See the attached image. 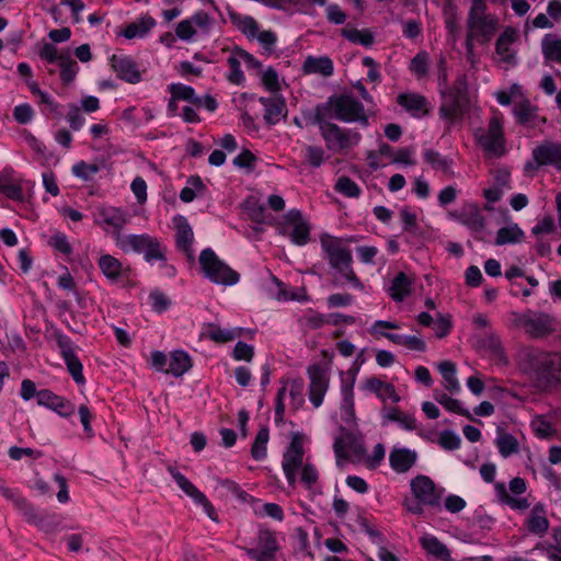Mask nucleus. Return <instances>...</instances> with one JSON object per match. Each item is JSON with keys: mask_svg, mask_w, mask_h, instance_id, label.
Listing matches in <instances>:
<instances>
[{"mask_svg": "<svg viewBox=\"0 0 561 561\" xmlns=\"http://www.w3.org/2000/svg\"><path fill=\"white\" fill-rule=\"evenodd\" d=\"M314 113L346 123L357 122L364 127L369 124L363 103L350 93L330 96L327 102L316 106Z\"/></svg>", "mask_w": 561, "mask_h": 561, "instance_id": "1", "label": "nucleus"}, {"mask_svg": "<svg viewBox=\"0 0 561 561\" xmlns=\"http://www.w3.org/2000/svg\"><path fill=\"white\" fill-rule=\"evenodd\" d=\"M528 360L523 369L539 382H561V353H525Z\"/></svg>", "mask_w": 561, "mask_h": 561, "instance_id": "2", "label": "nucleus"}, {"mask_svg": "<svg viewBox=\"0 0 561 561\" xmlns=\"http://www.w3.org/2000/svg\"><path fill=\"white\" fill-rule=\"evenodd\" d=\"M312 124L319 126L329 150H347L358 144L360 135L355 130H344L339 125L328 122V117L313 114Z\"/></svg>", "mask_w": 561, "mask_h": 561, "instance_id": "3", "label": "nucleus"}, {"mask_svg": "<svg viewBox=\"0 0 561 561\" xmlns=\"http://www.w3.org/2000/svg\"><path fill=\"white\" fill-rule=\"evenodd\" d=\"M485 11L484 0H472L468 14V31L482 44L490 42L497 28V19Z\"/></svg>", "mask_w": 561, "mask_h": 561, "instance_id": "4", "label": "nucleus"}, {"mask_svg": "<svg viewBox=\"0 0 561 561\" xmlns=\"http://www.w3.org/2000/svg\"><path fill=\"white\" fill-rule=\"evenodd\" d=\"M199 264L205 276L213 283L231 286L239 282V274L209 248L201 252Z\"/></svg>", "mask_w": 561, "mask_h": 561, "instance_id": "5", "label": "nucleus"}, {"mask_svg": "<svg viewBox=\"0 0 561 561\" xmlns=\"http://www.w3.org/2000/svg\"><path fill=\"white\" fill-rule=\"evenodd\" d=\"M331 358L324 356L321 360L308 366V394L314 408H319L324 399L330 383Z\"/></svg>", "mask_w": 561, "mask_h": 561, "instance_id": "6", "label": "nucleus"}, {"mask_svg": "<svg viewBox=\"0 0 561 561\" xmlns=\"http://www.w3.org/2000/svg\"><path fill=\"white\" fill-rule=\"evenodd\" d=\"M469 103L467 76L460 75L446 95L439 113L445 118L454 119L460 117L468 110Z\"/></svg>", "mask_w": 561, "mask_h": 561, "instance_id": "7", "label": "nucleus"}, {"mask_svg": "<svg viewBox=\"0 0 561 561\" xmlns=\"http://www.w3.org/2000/svg\"><path fill=\"white\" fill-rule=\"evenodd\" d=\"M474 136L479 146L489 154L502 157L505 153L503 119L497 113L490 118L488 129L480 128Z\"/></svg>", "mask_w": 561, "mask_h": 561, "instance_id": "8", "label": "nucleus"}, {"mask_svg": "<svg viewBox=\"0 0 561 561\" xmlns=\"http://www.w3.org/2000/svg\"><path fill=\"white\" fill-rule=\"evenodd\" d=\"M118 245L124 252L142 253L148 262L165 261L164 251L157 238L149 234H129L118 239Z\"/></svg>", "mask_w": 561, "mask_h": 561, "instance_id": "9", "label": "nucleus"}, {"mask_svg": "<svg viewBox=\"0 0 561 561\" xmlns=\"http://www.w3.org/2000/svg\"><path fill=\"white\" fill-rule=\"evenodd\" d=\"M304 437L295 434L283 455L282 467L289 485H295L300 468L304 463Z\"/></svg>", "mask_w": 561, "mask_h": 561, "instance_id": "10", "label": "nucleus"}, {"mask_svg": "<svg viewBox=\"0 0 561 561\" xmlns=\"http://www.w3.org/2000/svg\"><path fill=\"white\" fill-rule=\"evenodd\" d=\"M150 364L156 370L175 377L182 376L192 367L188 353H152Z\"/></svg>", "mask_w": 561, "mask_h": 561, "instance_id": "11", "label": "nucleus"}, {"mask_svg": "<svg viewBox=\"0 0 561 561\" xmlns=\"http://www.w3.org/2000/svg\"><path fill=\"white\" fill-rule=\"evenodd\" d=\"M527 489L526 482L523 478L516 477L510 481V492L505 483L497 482L494 484V490L497 500L512 510L525 511L530 506V503L525 497H519Z\"/></svg>", "mask_w": 561, "mask_h": 561, "instance_id": "12", "label": "nucleus"}, {"mask_svg": "<svg viewBox=\"0 0 561 561\" xmlns=\"http://www.w3.org/2000/svg\"><path fill=\"white\" fill-rule=\"evenodd\" d=\"M533 161L525 165L526 170H538L543 165H552L561 171V144L543 141L533 149Z\"/></svg>", "mask_w": 561, "mask_h": 561, "instance_id": "13", "label": "nucleus"}, {"mask_svg": "<svg viewBox=\"0 0 561 561\" xmlns=\"http://www.w3.org/2000/svg\"><path fill=\"white\" fill-rule=\"evenodd\" d=\"M333 448L337 463H340L341 459H350L351 457L362 459L366 455L363 438L355 433L344 430H342L341 435L335 438Z\"/></svg>", "mask_w": 561, "mask_h": 561, "instance_id": "14", "label": "nucleus"}, {"mask_svg": "<svg viewBox=\"0 0 561 561\" xmlns=\"http://www.w3.org/2000/svg\"><path fill=\"white\" fill-rule=\"evenodd\" d=\"M410 486L412 494L421 503L431 507L440 506L443 490L437 489L434 481L427 476L419 474L411 480Z\"/></svg>", "mask_w": 561, "mask_h": 561, "instance_id": "15", "label": "nucleus"}, {"mask_svg": "<svg viewBox=\"0 0 561 561\" xmlns=\"http://www.w3.org/2000/svg\"><path fill=\"white\" fill-rule=\"evenodd\" d=\"M254 561H277L276 552L279 549L274 534L267 529H260L256 548H241Z\"/></svg>", "mask_w": 561, "mask_h": 561, "instance_id": "16", "label": "nucleus"}, {"mask_svg": "<svg viewBox=\"0 0 561 561\" xmlns=\"http://www.w3.org/2000/svg\"><path fill=\"white\" fill-rule=\"evenodd\" d=\"M399 325L396 322L391 321H376L371 327V332L374 334H380L398 346H402L409 350L422 351L426 347L425 342L417 336H408L396 333H386L382 332L381 329H398Z\"/></svg>", "mask_w": 561, "mask_h": 561, "instance_id": "17", "label": "nucleus"}, {"mask_svg": "<svg viewBox=\"0 0 561 561\" xmlns=\"http://www.w3.org/2000/svg\"><path fill=\"white\" fill-rule=\"evenodd\" d=\"M293 227L289 237L291 241L298 245H305L310 240V227L304 219L302 214L298 209H290L284 215L283 233L285 229Z\"/></svg>", "mask_w": 561, "mask_h": 561, "instance_id": "18", "label": "nucleus"}, {"mask_svg": "<svg viewBox=\"0 0 561 561\" xmlns=\"http://www.w3.org/2000/svg\"><path fill=\"white\" fill-rule=\"evenodd\" d=\"M518 324L534 337H541L553 331V320L547 313H524L519 317Z\"/></svg>", "mask_w": 561, "mask_h": 561, "instance_id": "19", "label": "nucleus"}, {"mask_svg": "<svg viewBox=\"0 0 561 561\" xmlns=\"http://www.w3.org/2000/svg\"><path fill=\"white\" fill-rule=\"evenodd\" d=\"M321 245L328 255L331 268L353 263L351 250L341 245V242L334 238L321 239Z\"/></svg>", "mask_w": 561, "mask_h": 561, "instance_id": "20", "label": "nucleus"}, {"mask_svg": "<svg viewBox=\"0 0 561 561\" xmlns=\"http://www.w3.org/2000/svg\"><path fill=\"white\" fill-rule=\"evenodd\" d=\"M111 65L119 79L131 84L140 82L141 73L130 57L113 55Z\"/></svg>", "mask_w": 561, "mask_h": 561, "instance_id": "21", "label": "nucleus"}, {"mask_svg": "<svg viewBox=\"0 0 561 561\" xmlns=\"http://www.w3.org/2000/svg\"><path fill=\"white\" fill-rule=\"evenodd\" d=\"M37 403L51 409L62 417H69L75 413V405L68 400L55 394L48 389H43L37 393Z\"/></svg>", "mask_w": 561, "mask_h": 561, "instance_id": "22", "label": "nucleus"}, {"mask_svg": "<svg viewBox=\"0 0 561 561\" xmlns=\"http://www.w3.org/2000/svg\"><path fill=\"white\" fill-rule=\"evenodd\" d=\"M417 454L409 448H393L389 455L390 467L398 473L408 472L416 462Z\"/></svg>", "mask_w": 561, "mask_h": 561, "instance_id": "23", "label": "nucleus"}, {"mask_svg": "<svg viewBox=\"0 0 561 561\" xmlns=\"http://www.w3.org/2000/svg\"><path fill=\"white\" fill-rule=\"evenodd\" d=\"M453 216L463 226L468 227L474 232L482 231L485 227V218L482 216L479 207L474 204L468 205L459 214Z\"/></svg>", "mask_w": 561, "mask_h": 561, "instance_id": "24", "label": "nucleus"}, {"mask_svg": "<svg viewBox=\"0 0 561 561\" xmlns=\"http://www.w3.org/2000/svg\"><path fill=\"white\" fill-rule=\"evenodd\" d=\"M517 39V31L507 26L499 36L495 43V51L501 57V60L507 64L514 61V55L511 51V45Z\"/></svg>", "mask_w": 561, "mask_h": 561, "instance_id": "25", "label": "nucleus"}, {"mask_svg": "<svg viewBox=\"0 0 561 561\" xmlns=\"http://www.w3.org/2000/svg\"><path fill=\"white\" fill-rule=\"evenodd\" d=\"M364 388L375 393L382 401L388 399L394 403L400 401V397L396 392L394 387L391 383L383 382L376 377L368 378L365 381Z\"/></svg>", "mask_w": 561, "mask_h": 561, "instance_id": "26", "label": "nucleus"}, {"mask_svg": "<svg viewBox=\"0 0 561 561\" xmlns=\"http://www.w3.org/2000/svg\"><path fill=\"white\" fill-rule=\"evenodd\" d=\"M244 329L234 328V329H222L216 324H208L202 332L204 337L210 339L216 343H225L236 340L240 337Z\"/></svg>", "mask_w": 561, "mask_h": 561, "instance_id": "27", "label": "nucleus"}, {"mask_svg": "<svg viewBox=\"0 0 561 561\" xmlns=\"http://www.w3.org/2000/svg\"><path fill=\"white\" fill-rule=\"evenodd\" d=\"M397 102L414 116H420L421 112L423 115L428 113L426 108L427 100L423 95L415 93H402L398 96Z\"/></svg>", "mask_w": 561, "mask_h": 561, "instance_id": "28", "label": "nucleus"}, {"mask_svg": "<svg viewBox=\"0 0 561 561\" xmlns=\"http://www.w3.org/2000/svg\"><path fill=\"white\" fill-rule=\"evenodd\" d=\"M332 280L331 284L334 287H341L345 283L352 284L355 288L363 289L364 285L355 274L352 263H347V267H344V265H341L339 267L332 268Z\"/></svg>", "mask_w": 561, "mask_h": 561, "instance_id": "29", "label": "nucleus"}, {"mask_svg": "<svg viewBox=\"0 0 561 561\" xmlns=\"http://www.w3.org/2000/svg\"><path fill=\"white\" fill-rule=\"evenodd\" d=\"M421 545L424 550L439 561H451L450 550L436 537L427 535L421 538Z\"/></svg>", "mask_w": 561, "mask_h": 561, "instance_id": "30", "label": "nucleus"}, {"mask_svg": "<svg viewBox=\"0 0 561 561\" xmlns=\"http://www.w3.org/2000/svg\"><path fill=\"white\" fill-rule=\"evenodd\" d=\"M260 103L265 107L264 119L268 125L278 123L286 111L285 102L279 99L260 98Z\"/></svg>", "mask_w": 561, "mask_h": 561, "instance_id": "31", "label": "nucleus"}, {"mask_svg": "<svg viewBox=\"0 0 561 561\" xmlns=\"http://www.w3.org/2000/svg\"><path fill=\"white\" fill-rule=\"evenodd\" d=\"M302 69L305 73H320L329 77L333 73V62L329 57H312L306 58Z\"/></svg>", "mask_w": 561, "mask_h": 561, "instance_id": "32", "label": "nucleus"}, {"mask_svg": "<svg viewBox=\"0 0 561 561\" xmlns=\"http://www.w3.org/2000/svg\"><path fill=\"white\" fill-rule=\"evenodd\" d=\"M100 214L104 222L115 229L116 241L118 242V239H123L124 237L121 236V231L128 220L127 215L121 209L113 207L103 208Z\"/></svg>", "mask_w": 561, "mask_h": 561, "instance_id": "33", "label": "nucleus"}, {"mask_svg": "<svg viewBox=\"0 0 561 561\" xmlns=\"http://www.w3.org/2000/svg\"><path fill=\"white\" fill-rule=\"evenodd\" d=\"M156 24V21L147 15L142 16L136 22L128 24L122 32V35L127 39L135 37H144Z\"/></svg>", "mask_w": 561, "mask_h": 561, "instance_id": "34", "label": "nucleus"}, {"mask_svg": "<svg viewBox=\"0 0 561 561\" xmlns=\"http://www.w3.org/2000/svg\"><path fill=\"white\" fill-rule=\"evenodd\" d=\"M527 528L531 534L543 535L549 528V520L545 516V510L541 505H536L527 519Z\"/></svg>", "mask_w": 561, "mask_h": 561, "instance_id": "35", "label": "nucleus"}, {"mask_svg": "<svg viewBox=\"0 0 561 561\" xmlns=\"http://www.w3.org/2000/svg\"><path fill=\"white\" fill-rule=\"evenodd\" d=\"M542 53L547 60L561 64V38L547 34L541 42Z\"/></svg>", "mask_w": 561, "mask_h": 561, "instance_id": "36", "label": "nucleus"}, {"mask_svg": "<svg viewBox=\"0 0 561 561\" xmlns=\"http://www.w3.org/2000/svg\"><path fill=\"white\" fill-rule=\"evenodd\" d=\"M411 280L405 273L400 272L393 278L390 287V296L396 301H402L411 293Z\"/></svg>", "mask_w": 561, "mask_h": 561, "instance_id": "37", "label": "nucleus"}, {"mask_svg": "<svg viewBox=\"0 0 561 561\" xmlns=\"http://www.w3.org/2000/svg\"><path fill=\"white\" fill-rule=\"evenodd\" d=\"M496 447L502 457L507 458L519 449L518 440L511 434L500 431L495 439Z\"/></svg>", "mask_w": 561, "mask_h": 561, "instance_id": "38", "label": "nucleus"}, {"mask_svg": "<svg viewBox=\"0 0 561 561\" xmlns=\"http://www.w3.org/2000/svg\"><path fill=\"white\" fill-rule=\"evenodd\" d=\"M176 247L184 251L188 252L193 242V230L191 226L184 218H180L176 225V234H175Z\"/></svg>", "mask_w": 561, "mask_h": 561, "instance_id": "39", "label": "nucleus"}, {"mask_svg": "<svg viewBox=\"0 0 561 561\" xmlns=\"http://www.w3.org/2000/svg\"><path fill=\"white\" fill-rule=\"evenodd\" d=\"M170 474L176 482L178 486L187 495L190 496L194 502L198 500L199 496L203 495V493L180 471H178L173 467L168 468Z\"/></svg>", "mask_w": 561, "mask_h": 561, "instance_id": "40", "label": "nucleus"}, {"mask_svg": "<svg viewBox=\"0 0 561 561\" xmlns=\"http://www.w3.org/2000/svg\"><path fill=\"white\" fill-rule=\"evenodd\" d=\"M241 60L242 58L239 57V54H237V47H234L227 59V64L230 69L227 75V80L236 85H240L244 81V75L241 70Z\"/></svg>", "mask_w": 561, "mask_h": 561, "instance_id": "41", "label": "nucleus"}, {"mask_svg": "<svg viewBox=\"0 0 561 561\" xmlns=\"http://www.w3.org/2000/svg\"><path fill=\"white\" fill-rule=\"evenodd\" d=\"M270 431L266 426L261 427L251 447V455L255 460H263L266 457Z\"/></svg>", "mask_w": 561, "mask_h": 561, "instance_id": "42", "label": "nucleus"}, {"mask_svg": "<svg viewBox=\"0 0 561 561\" xmlns=\"http://www.w3.org/2000/svg\"><path fill=\"white\" fill-rule=\"evenodd\" d=\"M60 67V79L64 84H70L79 70L77 61L66 51V56L58 62Z\"/></svg>", "mask_w": 561, "mask_h": 561, "instance_id": "43", "label": "nucleus"}, {"mask_svg": "<svg viewBox=\"0 0 561 561\" xmlns=\"http://www.w3.org/2000/svg\"><path fill=\"white\" fill-rule=\"evenodd\" d=\"M524 237V231L515 224L503 227L497 230L495 244L503 245L506 243L519 242Z\"/></svg>", "mask_w": 561, "mask_h": 561, "instance_id": "44", "label": "nucleus"}, {"mask_svg": "<svg viewBox=\"0 0 561 561\" xmlns=\"http://www.w3.org/2000/svg\"><path fill=\"white\" fill-rule=\"evenodd\" d=\"M99 266L103 274L110 279L116 280L121 276L122 263L110 254L100 257Z\"/></svg>", "mask_w": 561, "mask_h": 561, "instance_id": "45", "label": "nucleus"}, {"mask_svg": "<svg viewBox=\"0 0 561 561\" xmlns=\"http://www.w3.org/2000/svg\"><path fill=\"white\" fill-rule=\"evenodd\" d=\"M169 90L171 95L176 100L187 101L197 106L202 105V99L195 95V91L192 87L182 83H173L170 85Z\"/></svg>", "mask_w": 561, "mask_h": 561, "instance_id": "46", "label": "nucleus"}, {"mask_svg": "<svg viewBox=\"0 0 561 561\" xmlns=\"http://www.w3.org/2000/svg\"><path fill=\"white\" fill-rule=\"evenodd\" d=\"M438 369L444 379V386L447 390L456 392L460 389L459 382L456 378V367L451 362H442Z\"/></svg>", "mask_w": 561, "mask_h": 561, "instance_id": "47", "label": "nucleus"}, {"mask_svg": "<svg viewBox=\"0 0 561 561\" xmlns=\"http://www.w3.org/2000/svg\"><path fill=\"white\" fill-rule=\"evenodd\" d=\"M65 364L68 368V371L72 376L73 380L78 385H83L85 382L83 373H82V363L80 359L76 356L75 353H61Z\"/></svg>", "mask_w": 561, "mask_h": 561, "instance_id": "48", "label": "nucleus"}, {"mask_svg": "<svg viewBox=\"0 0 561 561\" xmlns=\"http://www.w3.org/2000/svg\"><path fill=\"white\" fill-rule=\"evenodd\" d=\"M342 35L352 43L369 47L374 44V35L368 30L343 28Z\"/></svg>", "mask_w": 561, "mask_h": 561, "instance_id": "49", "label": "nucleus"}, {"mask_svg": "<svg viewBox=\"0 0 561 561\" xmlns=\"http://www.w3.org/2000/svg\"><path fill=\"white\" fill-rule=\"evenodd\" d=\"M232 22L248 37L254 38L259 33V24L252 16H240L236 13L230 14Z\"/></svg>", "mask_w": 561, "mask_h": 561, "instance_id": "50", "label": "nucleus"}, {"mask_svg": "<svg viewBox=\"0 0 561 561\" xmlns=\"http://www.w3.org/2000/svg\"><path fill=\"white\" fill-rule=\"evenodd\" d=\"M514 114L522 124L534 121L537 116V107L531 105L529 101L523 100L515 104Z\"/></svg>", "mask_w": 561, "mask_h": 561, "instance_id": "51", "label": "nucleus"}, {"mask_svg": "<svg viewBox=\"0 0 561 561\" xmlns=\"http://www.w3.org/2000/svg\"><path fill=\"white\" fill-rule=\"evenodd\" d=\"M243 208L252 221L257 224L265 221V206L260 204L256 199H247L243 204Z\"/></svg>", "mask_w": 561, "mask_h": 561, "instance_id": "52", "label": "nucleus"}, {"mask_svg": "<svg viewBox=\"0 0 561 561\" xmlns=\"http://www.w3.org/2000/svg\"><path fill=\"white\" fill-rule=\"evenodd\" d=\"M334 188L346 197H358L360 194L359 186L348 176L339 178Z\"/></svg>", "mask_w": 561, "mask_h": 561, "instance_id": "53", "label": "nucleus"}, {"mask_svg": "<svg viewBox=\"0 0 561 561\" xmlns=\"http://www.w3.org/2000/svg\"><path fill=\"white\" fill-rule=\"evenodd\" d=\"M476 347L479 351H500L502 348V343L495 334L484 332L478 335Z\"/></svg>", "mask_w": 561, "mask_h": 561, "instance_id": "54", "label": "nucleus"}, {"mask_svg": "<svg viewBox=\"0 0 561 561\" xmlns=\"http://www.w3.org/2000/svg\"><path fill=\"white\" fill-rule=\"evenodd\" d=\"M436 400L448 411L458 413L462 416H466L470 420H473L470 412L467 409L461 408L460 402L457 399H454L446 393H442L436 396Z\"/></svg>", "mask_w": 561, "mask_h": 561, "instance_id": "55", "label": "nucleus"}, {"mask_svg": "<svg viewBox=\"0 0 561 561\" xmlns=\"http://www.w3.org/2000/svg\"><path fill=\"white\" fill-rule=\"evenodd\" d=\"M15 508L20 511L28 523L35 526H44V519L41 514L25 499Z\"/></svg>", "mask_w": 561, "mask_h": 561, "instance_id": "56", "label": "nucleus"}, {"mask_svg": "<svg viewBox=\"0 0 561 561\" xmlns=\"http://www.w3.org/2000/svg\"><path fill=\"white\" fill-rule=\"evenodd\" d=\"M424 160L435 170L447 172L450 168V161L433 149L424 152Z\"/></svg>", "mask_w": 561, "mask_h": 561, "instance_id": "57", "label": "nucleus"}, {"mask_svg": "<svg viewBox=\"0 0 561 561\" xmlns=\"http://www.w3.org/2000/svg\"><path fill=\"white\" fill-rule=\"evenodd\" d=\"M300 481L308 489L311 490L313 485L318 482L319 472L317 468L309 462H305V465L300 468Z\"/></svg>", "mask_w": 561, "mask_h": 561, "instance_id": "58", "label": "nucleus"}, {"mask_svg": "<svg viewBox=\"0 0 561 561\" xmlns=\"http://www.w3.org/2000/svg\"><path fill=\"white\" fill-rule=\"evenodd\" d=\"M99 171L100 167L96 163H85L84 161L72 167L73 174L84 181H90Z\"/></svg>", "mask_w": 561, "mask_h": 561, "instance_id": "59", "label": "nucleus"}, {"mask_svg": "<svg viewBox=\"0 0 561 561\" xmlns=\"http://www.w3.org/2000/svg\"><path fill=\"white\" fill-rule=\"evenodd\" d=\"M304 388L305 383L301 378L294 379L289 382V396L291 398V402L295 409L300 408L305 402Z\"/></svg>", "mask_w": 561, "mask_h": 561, "instance_id": "60", "label": "nucleus"}, {"mask_svg": "<svg viewBox=\"0 0 561 561\" xmlns=\"http://www.w3.org/2000/svg\"><path fill=\"white\" fill-rule=\"evenodd\" d=\"M66 56V51H58L53 44L46 43L39 50V57L49 64L59 62Z\"/></svg>", "mask_w": 561, "mask_h": 561, "instance_id": "61", "label": "nucleus"}, {"mask_svg": "<svg viewBox=\"0 0 561 561\" xmlns=\"http://www.w3.org/2000/svg\"><path fill=\"white\" fill-rule=\"evenodd\" d=\"M531 427L539 438H548L553 434V427L545 417H537L531 422Z\"/></svg>", "mask_w": 561, "mask_h": 561, "instance_id": "62", "label": "nucleus"}, {"mask_svg": "<svg viewBox=\"0 0 561 561\" xmlns=\"http://www.w3.org/2000/svg\"><path fill=\"white\" fill-rule=\"evenodd\" d=\"M305 157L312 168H319L324 161V150L321 147L307 146Z\"/></svg>", "mask_w": 561, "mask_h": 561, "instance_id": "63", "label": "nucleus"}, {"mask_svg": "<svg viewBox=\"0 0 561 561\" xmlns=\"http://www.w3.org/2000/svg\"><path fill=\"white\" fill-rule=\"evenodd\" d=\"M460 442V437L451 431L442 432L438 439L439 445L446 450L458 449Z\"/></svg>", "mask_w": 561, "mask_h": 561, "instance_id": "64", "label": "nucleus"}]
</instances>
